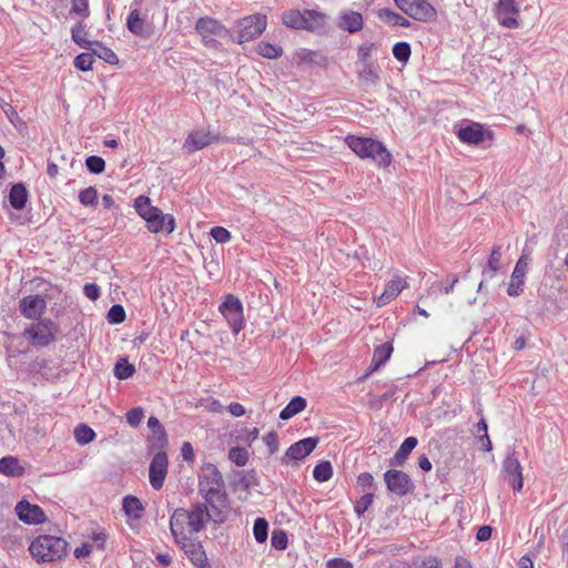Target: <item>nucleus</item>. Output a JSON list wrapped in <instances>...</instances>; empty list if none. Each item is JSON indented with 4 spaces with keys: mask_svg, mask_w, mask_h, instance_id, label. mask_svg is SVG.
Here are the masks:
<instances>
[{
    "mask_svg": "<svg viewBox=\"0 0 568 568\" xmlns=\"http://www.w3.org/2000/svg\"><path fill=\"white\" fill-rule=\"evenodd\" d=\"M168 473V456L165 452H158L149 468V477L151 486L159 490L163 487V483Z\"/></svg>",
    "mask_w": 568,
    "mask_h": 568,
    "instance_id": "nucleus-16",
    "label": "nucleus"
},
{
    "mask_svg": "<svg viewBox=\"0 0 568 568\" xmlns=\"http://www.w3.org/2000/svg\"><path fill=\"white\" fill-rule=\"evenodd\" d=\"M143 417L144 412L141 407L133 408L126 413V422L132 427H138Z\"/></svg>",
    "mask_w": 568,
    "mask_h": 568,
    "instance_id": "nucleus-52",
    "label": "nucleus"
},
{
    "mask_svg": "<svg viewBox=\"0 0 568 568\" xmlns=\"http://www.w3.org/2000/svg\"><path fill=\"white\" fill-rule=\"evenodd\" d=\"M268 523L264 518H257L254 523L253 534L257 542H264L267 539Z\"/></svg>",
    "mask_w": 568,
    "mask_h": 568,
    "instance_id": "nucleus-44",
    "label": "nucleus"
},
{
    "mask_svg": "<svg viewBox=\"0 0 568 568\" xmlns=\"http://www.w3.org/2000/svg\"><path fill=\"white\" fill-rule=\"evenodd\" d=\"M149 443L153 449H159V452H163L168 444L165 429L154 430L149 438Z\"/></svg>",
    "mask_w": 568,
    "mask_h": 568,
    "instance_id": "nucleus-43",
    "label": "nucleus"
},
{
    "mask_svg": "<svg viewBox=\"0 0 568 568\" xmlns=\"http://www.w3.org/2000/svg\"><path fill=\"white\" fill-rule=\"evenodd\" d=\"M381 68L373 62H364L363 68L358 72V79L366 83L376 85L381 79Z\"/></svg>",
    "mask_w": 568,
    "mask_h": 568,
    "instance_id": "nucleus-25",
    "label": "nucleus"
},
{
    "mask_svg": "<svg viewBox=\"0 0 568 568\" xmlns=\"http://www.w3.org/2000/svg\"><path fill=\"white\" fill-rule=\"evenodd\" d=\"M229 459L239 467L247 464L248 452L242 447H232L229 452Z\"/></svg>",
    "mask_w": 568,
    "mask_h": 568,
    "instance_id": "nucleus-40",
    "label": "nucleus"
},
{
    "mask_svg": "<svg viewBox=\"0 0 568 568\" xmlns=\"http://www.w3.org/2000/svg\"><path fill=\"white\" fill-rule=\"evenodd\" d=\"M318 438L317 437H307L298 440L297 443L291 445L283 457V462L286 459L291 460H302L306 456H308L317 446Z\"/></svg>",
    "mask_w": 568,
    "mask_h": 568,
    "instance_id": "nucleus-19",
    "label": "nucleus"
},
{
    "mask_svg": "<svg viewBox=\"0 0 568 568\" xmlns=\"http://www.w3.org/2000/svg\"><path fill=\"white\" fill-rule=\"evenodd\" d=\"M0 473L10 477H20L24 468L20 465L18 458L7 456L0 459Z\"/></svg>",
    "mask_w": 568,
    "mask_h": 568,
    "instance_id": "nucleus-27",
    "label": "nucleus"
},
{
    "mask_svg": "<svg viewBox=\"0 0 568 568\" xmlns=\"http://www.w3.org/2000/svg\"><path fill=\"white\" fill-rule=\"evenodd\" d=\"M347 145L362 159H373L381 166H388L392 155L382 142L369 138L349 135L346 138Z\"/></svg>",
    "mask_w": 568,
    "mask_h": 568,
    "instance_id": "nucleus-5",
    "label": "nucleus"
},
{
    "mask_svg": "<svg viewBox=\"0 0 568 568\" xmlns=\"http://www.w3.org/2000/svg\"><path fill=\"white\" fill-rule=\"evenodd\" d=\"M83 292L85 296L91 301H95L99 297V287L95 284H85L83 287Z\"/></svg>",
    "mask_w": 568,
    "mask_h": 568,
    "instance_id": "nucleus-59",
    "label": "nucleus"
},
{
    "mask_svg": "<svg viewBox=\"0 0 568 568\" xmlns=\"http://www.w3.org/2000/svg\"><path fill=\"white\" fill-rule=\"evenodd\" d=\"M220 311L232 327L234 334H239L243 328V306L237 297L229 294L221 304Z\"/></svg>",
    "mask_w": 568,
    "mask_h": 568,
    "instance_id": "nucleus-8",
    "label": "nucleus"
},
{
    "mask_svg": "<svg viewBox=\"0 0 568 568\" xmlns=\"http://www.w3.org/2000/svg\"><path fill=\"white\" fill-rule=\"evenodd\" d=\"M266 28V16L254 14L245 17L237 23V37L239 43L248 42L257 38Z\"/></svg>",
    "mask_w": 568,
    "mask_h": 568,
    "instance_id": "nucleus-7",
    "label": "nucleus"
},
{
    "mask_svg": "<svg viewBox=\"0 0 568 568\" xmlns=\"http://www.w3.org/2000/svg\"><path fill=\"white\" fill-rule=\"evenodd\" d=\"M89 50L92 51L93 55H97L99 59L105 61L109 64H118L119 62L118 55L113 52V50L98 41H93V45Z\"/></svg>",
    "mask_w": 568,
    "mask_h": 568,
    "instance_id": "nucleus-33",
    "label": "nucleus"
},
{
    "mask_svg": "<svg viewBox=\"0 0 568 568\" xmlns=\"http://www.w3.org/2000/svg\"><path fill=\"white\" fill-rule=\"evenodd\" d=\"M94 62L92 51L89 53H80L74 59V67L81 71H89L92 69V64Z\"/></svg>",
    "mask_w": 568,
    "mask_h": 568,
    "instance_id": "nucleus-45",
    "label": "nucleus"
},
{
    "mask_svg": "<svg viewBox=\"0 0 568 568\" xmlns=\"http://www.w3.org/2000/svg\"><path fill=\"white\" fill-rule=\"evenodd\" d=\"M223 488L224 480L222 474L214 465H206L200 475L199 489L211 507L224 506L225 494Z\"/></svg>",
    "mask_w": 568,
    "mask_h": 568,
    "instance_id": "nucleus-4",
    "label": "nucleus"
},
{
    "mask_svg": "<svg viewBox=\"0 0 568 568\" xmlns=\"http://www.w3.org/2000/svg\"><path fill=\"white\" fill-rule=\"evenodd\" d=\"M79 201L84 206H95L98 204V191L89 186L79 193Z\"/></svg>",
    "mask_w": 568,
    "mask_h": 568,
    "instance_id": "nucleus-41",
    "label": "nucleus"
},
{
    "mask_svg": "<svg viewBox=\"0 0 568 568\" xmlns=\"http://www.w3.org/2000/svg\"><path fill=\"white\" fill-rule=\"evenodd\" d=\"M181 549L191 560V562L199 568H210L209 559L202 544L191 537L184 540H175Z\"/></svg>",
    "mask_w": 568,
    "mask_h": 568,
    "instance_id": "nucleus-11",
    "label": "nucleus"
},
{
    "mask_svg": "<svg viewBox=\"0 0 568 568\" xmlns=\"http://www.w3.org/2000/svg\"><path fill=\"white\" fill-rule=\"evenodd\" d=\"M519 8L515 0H499L496 9V17L498 22L506 28L516 29L519 27L517 19Z\"/></svg>",
    "mask_w": 568,
    "mask_h": 568,
    "instance_id": "nucleus-15",
    "label": "nucleus"
},
{
    "mask_svg": "<svg viewBox=\"0 0 568 568\" xmlns=\"http://www.w3.org/2000/svg\"><path fill=\"white\" fill-rule=\"evenodd\" d=\"M271 542L275 549L283 550L287 547V536L282 530H275L272 534Z\"/></svg>",
    "mask_w": 568,
    "mask_h": 568,
    "instance_id": "nucleus-51",
    "label": "nucleus"
},
{
    "mask_svg": "<svg viewBox=\"0 0 568 568\" xmlns=\"http://www.w3.org/2000/svg\"><path fill=\"white\" fill-rule=\"evenodd\" d=\"M373 499H374L373 493L364 494L355 504V507H354L355 513L358 516H362L368 509V507L372 505Z\"/></svg>",
    "mask_w": 568,
    "mask_h": 568,
    "instance_id": "nucleus-50",
    "label": "nucleus"
},
{
    "mask_svg": "<svg viewBox=\"0 0 568 568\" xmlns=\"http://www.w3.org/2000/svg\"><path fill=\"white\" fill-rule=\"evenodd\" d=\"M74 437L79 444H88L95 437V433L87 425H79L74 429Z\"/></svg>",
    "mask_w": 568,
    "mask_h": 568,
    "instance_id": "nucleus-42",
    "label": "nucleus"
},
{
    "mask_svg": "<svg viewBox=\"0 0 568 568\" xmlns=\"http://www.w3.org/2000/svg\"><path fill=\"white\" fill-rule=\"evenodd\" d=\"M71 3L70 13L78 14L82 18H88L90 16L89 0H71Z\"/></svg>",
    "mask_w": 568,
    "mask_h": 568,
    "instance_id": "nucleus-49",
    "label": "nucleus"
},
{
    "mask_svg": "<svg viewBox=\"0 0 568 568\" xmlns=\"http://www.w3.org/2000/svg\"><path fill=\"white\" fill-rule=\"evenodd\" d=\"M85 165L91 173L100 174L105 169V162L102 158L91 155L85 160Z\"/></svg>",
    "mask_w": 568,
    "mask_h": 568,
    "instance_id": "nucleus-47",
    "label": "nucleus"
},
{
    "mask_svg": "<svg viewBox=\"0 0 568 568\" xmlns=\"http://www.w3.org/2000/svg\"><path fill=\"white\" fill-rule=\"evenodd\" d=\"M417 439L415 437H407L398 450L395 453L392 465H403L408 458L412 450L417 446Z\"/></svg>",
    "mask_w": 568,
    "mask_h": 568,
    "instance_id": "nucleus-31",
    "label": "nucleus"
},
{
    "mask_svg": "<svg viewBox=\"0 0 568 568\" xmlns=\"http://www.w3.org/2000/svg\"><path fill=\"white\" fill-rule=\"evenodd\" d=\"M28 191L21 183L14 184L9 193V202L16 210H22L26 206Z\"/></svg>",
    "mask_w": 568,
    "mask_h": 568,
    "instance_id": "nucleus-30",
    "label": "nucleus"
},
{
    "mask_svg": "<svg viewBox=\"0 0 568 568\" xmlns=\"http://www.w3.org/2000/svg\"><path fill=\"white\" fill-rule=\"evenodd\" d=\"M210 518V513L203 504H195L191 509L176 508L170 518V530L174 540H184L197 534Z\"/></svg>",
    "mask_w": 568,
    "mask_h": 568,
    "instance_id": "nucleus-1",
    "label": "nucleus"
},
{
    "mask_svg": "<svg viewBox=\"0 0 568 568\" xmlns=\"http://www.w3.org/2000/svg\"><path fill=\"white\" fill-rule=\"evenodd\" d=\"M135 373V367L126 358H120L114 366V375L119 379H126Z\"/></svg>",
    "mask_w": 568,
    "mask_h": 568,
    "instance_id": "nucleus-37",
    "label": "nucleus"
},
{
    "mask_svg": "<svg viewBox=\"0 0 568 568\" xmlns=\"http://www.w3.org/2000/svg\"><path fill=\"white\" fill-rule=\"evenodd\" d=\"M210 234L217 243H226L231 240V233L222 226L212 227Z\"/></svg>",
    "mask_w": 568,
    "mask_h": 568,
    "instance_id": "nucleus-53",
    "label": "nucleus"
},
{
    "mask_svg": "<svg viewBox=\"0 0 568 568\" xmlns=\"http://www.w3.org/2000/svg\"><path fill=\"white\" fill-rule=\"evenodd\" d=\"M229 412L235 417H241L245 414V408L243 405L239 403H232L229 406Z\"/></svg>",
    "mask_w": 568,
    "mask_h": 568,
    "instance_id": "nucleus-63",
    "label": "nucleus"
},
{
    "mask_svg": "<svg viewBox=\"0 0 568 568\" xmlns=\"http://www.w3.org/2000/svg\"><path fill=\"white\" fill-rule=\"evenodd\" d=\"M407 282L399 276L392 278L385 286L384 292L376 298L377 306H384L395 298L405 287Z\"/></svg>",
    "mask_w": 568,
    "mask_h": 568,
    "instance_id": "nucleus-24",
    "label": "nucleus"
},
{
    "mask_svg": "<svg viewBox=\"0 0 568 568\" xmlns=\"http://www.w3.org/2000/svg\"><path fill=\"white\" fill-rule=\"evenodd\" d=\"M126 27L132 33L136 36H143L145 33V24L138 9H134L130 12L126 20Z\"/></svg>",
    "mask_w": 568,
    "mask_h": 568,
    "instance_id": "nucleus-36",
    "label": "nucleus"
},
{
    "mask_svg": "<svg viewBox=\"0 0 568 568\" xmlns=\"http://www.w3.org/2000/svg\"><path fill=\"white\" fill-rule=\"evenodd\" d=\"M282 21L288 28L320 32L325 28L326 16L315 10H290L283 14Z\"/></svg>",
    "mask_w": 568,
    "mask_h": 568,
    "instance_id": "nucleus-6",
    "label": "nucleus"
},
{
    "mask_svg": "<svg viewBox=\"0 0 568 568\" xmlns=\"http://www.w3.org/2000/svg\"><path fill=\"white\" fill-rule=\"evenodd\" d=\"M68 542L62 537L40 535L36 537L30 546L29 552L38 562H52L67 555Z\"/></svg>",
    "mask_w": 568,
    "mask_h": 568,
    "instance_id": "nucleus-3",
    "label": "nucleus"
},
{
    "mask_svg": "<svg viewBox=\"0 0 568 568\" xmlns=\"http://www.w3.org/2000/svg\"><path fill=\"white\" fill-rule=\"evenodd\" d=\"M314 478L320 481H327L333 476V468L329 462H322L314 467Z\"/></svg>",
    "mask_w": 568,
    "mask_h": 568,
    "instance_id": "nucleus-39",
    "label": "nucleus"
},
{
    "mask_svg": "<svg viewBox=\"0 0 568 568\" xmlns=\"http://www.w3.org/2000/svg\"><path fill=\"white\" fill-rule=\"evenodd\" d=\"M20 312L23 316L30 320L41 317L47 310V302L40 295L24 296L19 303Z\"/></svg>",
    "mask_w": 568,
    "mask_h": 568,
    "instance_id": "nucleus-18",
    "label": "nucleus"
},
{
    "mask_svg": "<svg viewBox=\"0 0 568 568\" xmlns=\"http://www.w3.org/2000/svg\"><path fill=\"white\" fill-rule=\"evenodd\" d=\"M195 29L204 39L210 36L224 37L229 33L224 26L209 17L199 19Z\"/></svg>",
    "mask_w": 568,
    "mask_h": 568,
    "instance_id": "nucleus-21",
    "label": "nucleus"
},
{
    "mask_svg": "<svg viewBox=\"0 0 568 568\" xmlns=\"http://www.w3.org/2000/svg\"><path fill=\"white\" fill-rule=\"evenodd\" d=\"M125 320V311L122 305L115 304L111 306L108 313V321L111 324H120Z\"/></svg>",
    "mask_w": 568,
    "mask_h": 568,
    "instance_id": "nucleus-48",
    "label": "nucleus"
},
{
    "mask_svg": "<svg viewBox=\"0 0 568 568\" xmlns=\"http://www.w3.org/2000/svg\"><path fill=\"white\" fill-rule=\"evenodd\" d=\"M327 568H353V566L344 559H332L327 562Z\"/></svg>",
    "mask_w": 568,
    "mask_h": 568,
    "instance_id": "nucleus-62",
    "label": "nucleus"
},
{
    "mask_svg": "<svg viewBox=\"0 0 568 568\" xmlns=\"http://www.w3.org/2000/svg\"><path fill=\"white\" fill-rule=\"evenodd\" d=\"M91 550H92V545L84 542L80 547H77L74 549V556L77 558H83V557L89 556Z\"/></svg>",
    "mask_w": 568,
    "mask_h": 568,
    "instance_id": "nucleus-61",
    "label": "nucleus"
},
{
    "mask_svg": "<svg viewBox=\"0 0 568 568\" xmlns=\"http://www.w3.org/2000/svg\"><path fill=\"white\" fill-rule=\"evenodd\" d=\"M337 27L349 33H356L364 27L363 16L353 10H345L341 13Z\"/></svg>",
    "mask_w": 568,
    "mask_h": 568,
    "instance_id": "nucleus-22",
    "label": "nucleus"
},
{
    "mask_svg": "<svg viewBox=\"0 0 568 568\" xmlns=\"http://www.w3.org/2000/svg\"><path fill=\"white\" fill-rule=\"evenodd\" d=\"M265 445L270 448V453L273 454L277 450L278 443H277V435L275 433H268L263 438Z\"/></svg>",
    "mask_w": 568,
    "mask_h": 568,
    "instance_id": "nucleus-57",
    "label": "nucleus"
},
{
    "mask_svg": "<svg viewBox=\"0 0 568 568\" xmlns=\"http://www.w3.org/2000/svg\"><path fill=\"white\" fill-rule=\"evenodd\" d=\"M134 207L138 214L146 222L148 230L151 233L164 231L170 234L174 231V217L170 214H163L159 207L153 206L148 196H138L134 201Z\"/></svg>",
    "mask_w": 568,
    "mask_h": 568,
    "instance_id": "nucleus-2",
    "label": "nucleus"
},
{
    "mask_svg": "<svg viewBox=\"0 0 568 568\" xmlns=\"http://www.w3.org/2000/svg\"><path fill=\"white\" fill-rule=\"evenodd\" d=\"M256 51L258 54L267 59H276L283 53L281 47L271 44L268 42H260L256 47Z\"/></svg>",
    "mask_w": 568,
    "mask_h": 568,
    "instance_id": "nucleus-38",
    "label": "nucleus"
},
{
    "mask_svg": "<svg viewBox=\"0 0 568 568\" xmlns=\"http://www.w3.org/2000/svg\"><path fill=\"white\" fill-rule=\"evenodd\" d=\"M57 326L50 320L40 321L26 329V335L36 346H48L55 338Z\"/></svg>",
    "mask_w": 568,
    "mask_h": 568,
    "instance_id": "nucleus-9",
    "label": "nucleus"
},
{
    "mask_svg": "<svg viewBox=\"0 0 568 568\" xmlns=\"http://www.w3.org/2000/svg\"><path fill=\"white\" fill-rule=\"evenodd\" d=\"M72 40L83 49H91L93 41L88 39L87 23L81 20L77 22L71 29Z\"/></svg>",
    "mask_w": 568,
    "mask_h": 568,
    "instance_id": "nucleus-28",
    "label": "nucleus"
},
{
    "mask_svg": "<svg viewBox=\"0 0 568 568\" xmlns=\"http://www.w3.org/2000/svg\"><path fill=\"white\" fill-rule=\"evenodd\" d=\"M504 479L513 487L515 491H520L524 485L523 467L516 457L515 450L508 454L503 462Z\"/></svg>",
    "mask_w": 568,
    "mask_h": 568,
    "instance_id": "nucleus-10",
    "label": "nucleus"
},
{
    "mask_svg": "<svg viewBox=\"0 0 568 568\" xmlns=\"http://www.w3.org/2000/svg\"><path fill=\"white\" fill-rule=\"evenodd\" d=\"M491 527L490 526H481L476 535L477 540L486 541L491 537Z\"/></svg>",
    "mask_w": 568,
    "mask_h": 568,
    "instance_id": "nucleus-60",
    "label": "nucleus"
},
{
    "mask_svg": "<svg viewBox=\"0 0 568 568\" xmlns=\"http://www.w3.org/2000/svg\"><path fill=\"white\" fill-rule=\"evenodd\" d=\"M407 16L418 21L429 22L436 19L437 11L426 0H415Z\"/></svg>",
    "mask_w": 568,
    "mask_h": 568,
    "instance_id": "nucleus-23",
    "label": "nucleus"
},
{
    "mask_svg": "<svg viewBox=\"0 0 568 568\" xmlns=\"http://www.w3.org/2000/svg\"><path fill=\"white\" fill-rule=\"evenodd\" d=\"M378 18L384 21L385 23L392 24V26H398V27H409L410 22L404 18L402 14L387 9L383 8L377 11Z\"/></svg>",
    "mask_w": 568,
    "mask_h": 568,
    "instance_id": "nucleus-32",
    "label": "nucleus"
},
{
    "mask_svg": "<svg viewBox=\"0 0 568 568\" xmlns=\"http://www.w3.org/2000/svg\"><path fill=\"white\" fill-rule=\"evenodd\" d=\"M373 48L374 43L372 42L363 43L358 47L357 55L363 63L367 62V59L371 55Z\"/></svg>",
    "mask_w": 568,
    "mask_h": 568,
    "instance_id": "nucleus-56",
    "label": "nucleus"
},
{
    "mask_svg": "<svg viewBox=\"0 0 568 568\" xmlns=\"http://www.w3.org/2000/svg\"><path fill=\"white\" fill-rule=\"evenodd\" d=\"M217 140V135H212L209 132L202 130L193 131L189 134L185 142L183 143V149L187 153H193L195 151L202 150L203 148L214 143Z\"/></svg>",
    "mask_w": 568,
    "mask_h": 568,
    "instance_id": "nucleus-20",
    "label": "nucleus"
},
{
    "mask_svg": "<svg viewBox=\"0 0 568 568\" xmlns=\"http://www.w3.org/2000/svg\"><path fill=\"white\" fill-rule=\"evenodd\" d=\"M529 255L525 252L517 261L511 274L510 283L507 290L509 296H518L523 292L524 278L527 273Z\"/></svg>",
    "mask_w": 568,
    "mask_h": 568,
    "instance_id": "nucleus-17",
    "label": "nucleus"
},
{
    "mask_svg": "<svg viewBox=\"0 0 568 568\" xmlns=\"http://www.w3.org/2000/svg\"><path fill=\"white\" fill-rule=\"evenodd\" d=\"M122 507L128 517L133 519H141L143 516V505L135 496L129 495L123 498Z\"/></svg>",
    "mask_w": 568,
    "mask_h": 568,
    "instance_id": "nucleus-26",
    "label": "nucleus"
},
{
    "mask_svg": "<svg viewBox=\"0 0 568 568\" xmlns=\"http://www.w3.org/2000/svg\"><path fill=\"white\" fill-rule=\"evenodd\" d=\"M393 353V345L390 343H385L381 346H377L374 351L372 363H371V372L377 371L386 361L390 357Z\"/></svg>",
    "mask_w": 568,
    "mask_h": 568,
    "instance_id": "nucleus-29",
    "label": "nucleus"
},
{
    "mask_svg": "<svg viewBox=\"0 0 568 568\" xmlns=\"http://www.w3.org/2000/svg\"><path fill=\"white\" fill-rule=\"evenodd\" d=\"M555 242L557 246H568V227H558L556 230Z\"/></svg>",
    "mask_w": 568,
    "mask_h": 568,
    "instance_id": "nucleus-55",
    "label": "nucleus"
},
{
    "mask_svg": "<svg viewBox=\"0 0 568 568\" xmlns=\"http://www.w3.org/2000/svg\"><path fill=\"white\" fill-rule=\"evenodd\" d=\"M456 134L458 139L466 144L478 145L486 139H491L489 131L478 122H469L466 125L456 126Z\"/></svg>",
    "mask_w": 568,
    "mask_h": 568,
    "instance_id": "nucleus-12",
    "label": "nucleus"
},
{
    "mask_svg": "<svg viewBox=\"0 0 568 568\" xmlns=\"http://www.w3.org/2000/svg\"><path fill=\"white\" fill-rule=\"evenodd\" d=\"M306 407V399L302 396L293 397L285 408L280 413L281 419H288Z\"/></svg>",
    "mask_w": 568,
    "mask_h": 568,
    "instance_id": "nucleus-34",
    "label": "nucleus"
},
{
    "mask_svg": "<svg viewBox=\"0 0 568 568\" xmlns=\"http://www.w3.org/2000/svg\"><path fill=\"white\" fill-rule=\"evenodd\" d=\"M384 479L389 491L404 496L413 488V483L407 474L402 470L389 469L384 474Z\"/></svg>",
    "mask_w": 568,
    "mask_h": 568,
    "instance_id": "nucleus-14",
    "label": "nucleus"
},
{
    "mask_svg": "<svg viewBox=\"0 0 568 568\" xmlns=\"http://www.w3.org/2000/svg\"><path fill=\"white\" fill-rule=\"evenodd\" d=\"M0 108L1 110L4 112V114L7 115V118L9 119V121L14 125L17 126L16 124V120H20L17 111L14 110V108L6 102L4 100L0 99Z\"/></svg>",
    "mask_w": 568,
    "mask_h": 568,
    "instance_id": "nucleus-54",
    "label": "nucleus"
},
{
    "mask_svg": "<svg viewBox=\"0 0 568 568\" xmlns=\"http://www.w3.org/2000/svg\"><path fill=\"white\" fill-rule=\"evenodd\" d=\"M500 258H501V246L497 245L493 248L491 254L488 258L487 267L483 271V276L485 278H491L495 276L496 272L500 268Z\"/></svg>",
    "mask_w": 568,
    "mask_h": 568,
    "instance_id": "nucleus-35",
    "label": "nucleus"
},
{
    "mask_svg": "<svg viewBox=\"0 0 568 568\" xmlns=\"http://www.w3.org/2000/svg\"><path fill=\"white\" fill-rule=\"evenodd\" d=\"M14 510L18 518L27 525H40L47 521V516L42 508L24 499L16 505Z\"/></svg>",
    "mask_w": 568,
    "mask_h": 568,
    "instance_id": "nucleus-13",
    "label": "nucleus"
},
{
    "mask_svg": "<svg viewBox=\"0 0 568 568\" xmlns=\"http://www.w3.org/2000/svg\"><path fill=\"white\" fill-rule=\"evenodd\" d=\"M410 53V45L407 42H397L393 47V54L400 62H407Z\"/></svg>",
    "mask_w": 568,
    "mask_h": 568,
    "instance_id": "nucleus-46",
    "label": "nucleus"
},
{
    "mask_svg": "<svg viewBox=\"0 0 568 568\" xmlns=\"http://www.w3.org/2000/svg\"><path fill=\"white\" fill-rule=\"evenodd\" d=\"M423 568H442L440 561L436 557H429L422 564Z\"/></svg>",
    "mask_w": 568,
    "mask_h": 568,
    "instance_id": "nucleus-64",
    "label": "nucleus"
},
{
    "mask_svg": "<svg viewBox=\"0 0 568 568\" xmlns=\"http://www.w3.org/2000/svg\"><path fill=\"white\" fill-rule=\"evenodd\" d=\"M357 483L363 489H369L374 485V477L369 473H363L358 476Z\"/></svg>",
    "mask_w": 568,
    "mask_h": 568,
    "instance_id": "nucleus-58",
    "label": "nucleus"
}]
</instances>
